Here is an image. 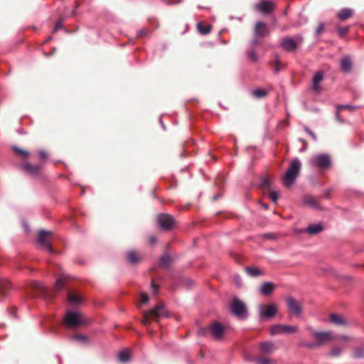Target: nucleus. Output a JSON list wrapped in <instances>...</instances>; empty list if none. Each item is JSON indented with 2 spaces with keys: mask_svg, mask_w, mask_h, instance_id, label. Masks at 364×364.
Listing matches in <instances>:
<instances>
[{
  "mask_svg": "<svg viewBox=\"0 0 364 364\" xmlns=\"http://www.w3.org/2000/svg\"><path fill=\"white\" fill-rule=\"evenodd\" d=\"M301 141L304 144L303 148L300 150L301 151H304L307 149V144L304 140L301 139Z\"/></svg>",
  "mask_w": 364,
  "mask_h": 364,
  "instance_id": "13d9d810",
  "label": "nucleus"
},
{
  "mask_svg": "<svg viewBox=\"0 0 364 364\" xmlns=\"http://www.w3.org/2000/svg\"><path fill=\"white\" fill-rule=\"evenodd\" d=\"M269 33V28L266 23L258 21L255 28V35L256 37H264Z\"/></svg>",
  "mask_w": 364,
  "mask_h": 364,
  "instance_id": "2eb2a0df",
  "label": "nucleus"
},
{
  "mask_svg": "<svg viewBox=\"0 0 364 364\" xmlns=\"http://www.w3.org/2000/svg\"><path fill=\"white\" fill-rule=\"evenodd\" d=\"M73 338L81 342H87V337L85 335H75L73 336Z\"/></svg>",
  "mask_w": 364,
  "mask_h": 364,
  "instance_id": "79ce46f5",
  "label": "nucleus"
},
{
  "mask_svg": "<svg viewBox=\"0 0 364 364\" xmlns=\"http://www.w3.org/2000/svg\"><path fill=\"white\" fill-rule=\"evenodd\" d=\"M21 168L26 173L33 176L37 175L41 171L40 166L31 164H23L21 165Z\"/></svg>",
  "mask_w": 364,
  "mask_h": 364,
  "instance_id": "f3484780",
  "label": "nucleus"
},
{
  "mask_svg": "<svg viewBox=\"0 0 364 364\" xmlns=\"http://www.w3.org/2000/svg\"><path fill=\"white\" fill-rule=\"evenodd\" d=\"M35 288L38 291L41 296L43 299H49L52 296V293L48 291V289L42 284L36 282L35 284Z\"/></svg>",
  "mask_w": 364,
  "mask_h": 364,
  "instance_id": "a211bd4d",
  "label": "nucleus"
},
{
  "mask_svg": "<svg viewBox=\"0 0 364 364\" xmlns=\"http://www.w3.org/2000/svg\"><path fill=\"white\" fill-rule=\"evenodd\" d=\"M251 44H252V46H257V45H258V44H259V41H258V40L257 39V38H255L252 41Z\"/></svg>",
  "mask_w": 364,
  "mask_h": 364,
  "instance_id": "4d7b16f0",
  "label": "nucleus"
},
{
  "mask_svg": "<svg viewBox=\"0 0 364 364\" xmlns=\"http://www.w3.org/2000/svg\"><path fill=\"white\" fill-rule=\"evenodd\" d=\"M324 27V24L323 23H321L318 26L316 29V35L318 36L321 33L323 28Z\"/></svg>",
  "mask_w": 364,
  "mask_h": 364,
  "instance_id": "49530a36",
  "label": "nucleus"
},
{
  "mask_svg": "<svg viewBox=\"0 0 364 364\" xmlns=\"http://www.w3.org/2000/svg\"><path fill=\"white\" fill-rule=\"evenodd\" d=\"M65 285V279L62 277L58 278L55 284V289L59 291Z\"/></svg>",
  "mask_w": 364,
  "mask_h": 364,
  "instance_id": "c9c22d12",
  "label": "nucleus"
},
{
  "mask_svg": "<svg viewBox=\"0 0 364 364\" xmlns=\"http://www.w3.org/2000/svg\"><path fill=\"white\" fill-rule=\"evenodd\" d=\"M62 28H63L62 22L61 21L57 22V23L55 24V28H54V32H56L57 31H58L59 29H60Z\"/></svg>",
  "mask_w": 364,
  "mask_h": 364,
  "instance_id": "8fccbe9b",
  "label": "nucleus"
},
{
  "mask_svg": "<svg viewBox=\"0 0 364 364\" xmlns=\"http://www.w3.org/2000/svg\"><path fill=\"white\" fill-rule=\"evenodd\" d=\"M140 299H141V303H146L148 302L149 301V296L147 294L143 292L141 294V297H140Z\"/></svg>",
  "mask_w": 364,
  "mask_h": 364,
  "instance_id": "c03bdc74",
  "label": "nucleus"
},
{
  "mask_svg": "<svg viewBox=\"0 0 364 364\" xmlns=\"http://www.w3.org/2000/svg\"><path fill=\"white\" fill-rule=\"evenodd\" d=\"M330 321L338 326H345L346 324V321L341 316L335 314L330 315Z\"/></svg>",
  "mask_w": 364,
  "mask_h": 364,
  "instance_id": "393cba45",
  "label": "nucleus"
},
{
  "mask_svg": "<svg viewBox=\"0 0 364 364\" xmlns=\"http://www.w3.org/2000/svg\"><path fill=\"white\" fill-rule=\"evenodd\" d=\"M323 230V226L321 223L313 224L306 228V232L311 235L318 234Z\"/></svg>",
  "mask_w": 364,
  "mask_h": 364,
  "instance_id": "a878e982",
  "label": "nucleus"
},
{
  "mask_svg": "<svg viewBox=\"0 0 364 364\" xmlns=\"http://www.w3.org/2000/svg\"><path fill=\"white\" fill-rule=\"evenodd\" d=\"M323 80V73L322 71H317L313 76L312 78V90L318 93L321 90V87L319 85Z\"/></svg>",
  "mask_w": 364,
  "mask_h": 364,
  "instance_id": "ddd939ff",
  "label": "nucleus"
},
{
  "mask_svg": "<svg viewBox=\"0 0 364 364\" xmlns=\"http://www.w3.org/2000/svg\"><path fill=\"white\" fill-rule=\"evenodd\" d=\"M197 28L200 33L205 35L210 32L211 26L210 25H206L204 26L202 23L199 22L197 23Z\"/></svg>",
  "mask_w": 364,
  "mask_h": 364,
  "instance_id": "c85d7f7f",
  "label": "nucleus"
},
{
  "mask_svg": "<svg viewBox=\"0 0 364 364\" xmlns=\"http://www.w3.org/2000/svg\"><path fill=\"white\" fill-rule=\"evenodd\" d=\"M51 234L50 232H47L45 230H41L39 232L38 242L40 246L44 249L45 250L52 252L53 250L50 246V242L48 240L47 237Z\"/></svg>",
  "mask_w": 364,
  "mask_h": 364,
  "instance_id": "1a4fd4ad",
  "label": "nucleus"
},
{
  "mask_svg": "<svg viewBox=\"0 0 364 364\" xmlns=\"http://www.w3.org/2000/svg\"><path fill=\"white\" fill-rule=\"evenodd\" d=\"M255 362L257 364H270L272 363V360L269 358H257L255 359Z\"/></svg>",
  "mask_w": 364,
  "mask_h": 364,
  "instance_id": "ea45409f",
  "label": "nucleus"
},
{
  "mask_svg": "<svg viewBox=\"0 0 364 364\" xmlns=\"http://www.w3.org/2000/svg\"><path fill=\"white\" fill-rule=\"evenodd\" d=\"M348 31H349V27H348V26H345V27L338 26L337 28V31H338V33L340 37L345 36L348 33Z\"/></svg>",
  "mask_w": 364,
  "mask_h": 364,
  "instance_id": "4c0bfd02",
  "label": "nucleus"
},
{
  "mask_svg": "<svg viewBox=\"0 0 364 364\" xmlns=\"http://www.w3.org/2000/svg\"><path fill=\"white\" fill-rule=\"evenodd\" d=\"M304 129L306 132V133H308L314 141H316V136L313 132H311L308 127H305Z\"/></svg>",
  "mask_w": 364,
  "mask_h": 364,
  "instance_id": "de8ad7c7",
  "label": "nucleus"
},
{
  "mask_svg": "<svg viewBox=\"0 0 364 364\" xmlns=\"http://www.w3.org/2000/svg\"><path fill=\"white\" fill-rule=\"evenodd\" d=\"M334 338H333V340L338 341H343V342L348 341L350 340V337H348V336H343V335H341V336H335L334 335Z\"/></svg>",
  "mask_w": 364,
  "mask_h": 364,
  "instance_id": "a19ab883",
  "label": "nucleus"
},
{
  "mask_svg": "<svg viewBox=\"0 0 364 364\" xmlns=\"http://www.w3.org/2000/svg\"><path fill=\"white\" fill-rule=\"evenodd\" d=\"M39 156L41 159H45L47 157V154L44 151H41L39 152Z\"/></svg>",
  "mask_w": 364,
  "mask_h": 364,
  "instance_id": "6e6d98bb",
  "label": "nucleus"
},
{
  "mask_svg": "<svg viewBox=\"0 0 364 364\" xmlns=\"http://www.w3.org/2000/svg\"><path fill=\"white\" fill-rule=\"evenodd\" d=\"M255 8L263 14H269L274 10V5L271 1H262L255 5Z\"/></svg>",
  "mask_w": 364,
  "mask_h": 364,
  "instance_id": "f8f14e48",
  "label": "nucleus"
},
{
  "mask_svg": "<svg viewBox=\"0 0 364 364\" xmlns=\"http://www.w3.org/2000/svg\"><path fill=\"white\" fill-rule=\"evenodd\" d=\"M234 280L235 282V284L237 287H240L241 286V281H240V278L239 276H235V278H234Z\"/></svg>",
  "mask_w": 364,
  "mask_h": 364,
  "instance_id": "603ef678",
  "label": "nucleus"
},
{
  "mask_svg": "<svg viewBox=\"0 0 364 364\" xmlns=\"http://www.w3.org/2000/svg\"><path fill=\"white\" fill-rule=\"evenodd\" d=\"M209 330L213 337L215 339H220L224 333L223 326L217 321L210 326Z\"/></svg>",
  "mask_w": 364,
  "mask_h": 364,
  "instance_id": "4468645a",
  "label": "nucleus"
},
{
  "mask_svg": "<svg viewBox=\"0 0 364 364\" xmlns=\"http://www.w3.org/2000/svg\"><path fill=\"white\" fill-rule=\"evenodd\" d=\"M68 301L71 306H76L82 302V298L77 294L70 292L68 295Z\"/></svg>",
  "mask_w": 364,
  "mask_h": 364,
  "instance_id": "6ab92c4d",
  "label": "nucleus"
},
{
  "mask_svg": "<svg viewBox=\"0 0 364 364\" xmlns=\"http://www.w3.org/2000/svg\"><path fill=\"white\" fill-rule=\"evenodd\" d=\"M278 197H279L278 192H277V191H272L270 193V198L272 199V201L277 202V200L278 199Z\"/></svg>",
  "mask_w": 364,
  "mask_h": 364,
  "instance_id": "37998d69",
  "label": "nucleus"
},
{
  "mask_svg": "<svg viewBox=\"0 0 364 364\" xmlns=\"http://www.w3.org/2000/svg\"><path fill=\"white\" fill-rule=\"evenodd\" d=\"M341 69L345 73H348L351 69V60L349 57H344L341 60Z\"/></svg>",
  "mask_w": 364,
  "mask_h": 364,
  "instance_id": "5701e85b",
  "label": "nucleus"
},
{
  "mask_svg": "<svg viewBox=\"0 0 364 364\" xmlns=\"http://www.w3.org/2000/svg\"><path fill=\"white\" fill-rule=\"evenodd\" d=\"M342 352V348L340 346H335L333 347L331 351L329 352V355L331 357H337L339 356L341 354Z\"/></svg>",
  "mask_w": 364,
  "mask_h": 364,
  "instance_id": "72a5a7b5",
  "label": "nucleus"
},
{
  "mask_svg": "<svg viewBox=\"0 0 364 364\" xmlns=\"http://www.w3.org/2000/svg\"><path fill=\"white\" fill-rule=\"evenodd\" d=\"M166 316L167 314L165 307L163 305H158L152 310L144 313L141 323L148 326L151 320H158Z\"/></svg>",
  "mask_w": 364,
  "mask_h": 364,
  "instance_id": "7ed1b4c3",
  "label": "nucleus"
},
{
  "mask_svg": "<svg viewBox=\"0 0 364 364\" xmlns=\"http://www.w3.org/2000/svg\"><path fill=\"white\" fill-rule=\"evenodd\" d=\"M331 164L330 156L327 154H318L313 156L309 160V164L321 170L328 168Z\"/></svg>",
  "mask_w": 364,
  "mask_h": 364,
  "instance_id": "20e7f679",
  "label": "nucleus"
},
{
  "mask_svg": "<svg viewBox=\"0 0 364 364\" xmlns=\"http://www.w3.org/2000/svg\"><path fill=\"white\" fill-rule=\"evenodd\" d=\"M151 290H152L153 293L156 294L158 291V287L155 284L154 281L151 282Z\"/></svg>",
  "mask_w": 364,
  "mask_h": 364,
  "instance_id": "09e8293b",
  "label": "nucleus"
},
{
  "mask_svg": "<svg viewBox=\"0 0 364 364\" xmlns=\"http://www.w3.org/2000/svg\"><path fill=\"white\" fill-rule=\"evenodd\" d=\"M11 285L6 279H0V294L5 296L8 291L11 289Z\"/></svg>",
  "mask_w": 364,
  "mask_h": 364,
  "instance_id": "4be33fe9",
  "label": "nucleus"
},
{
  "mask_svg": "<svg viewBox=\"0 0 364 364\" xmlns=\"http://www.w3.org/2000/svg\"><path fill=\"white\" fill-rule=\"evenodd\" d=\"M171 258L168 255H164L161 257L160 264L162 266L166 267L170 263Z\"/></svg>",
  "mask_w": 364,
  "mask_h": 364,
  "instance_id": "58836bf2",
  "label": "nucleus"
},
{
  "mask_svg": "<svg viewBox=\"0 0 364 364\" xmlns=\"http://www.w3.org/2000/svg\"><path fill=\"white\" fill-rule=\"evenodd\" d=\"M262 185L265 187L269 186V182L267 179L262 180Z\"/></svg>",
  "mask_w": 364,
  "mask_h": 364,
  "instance_id": "5fc2aeb1",
  "label": "nucleus"
},
{
  "mask_svg": "<svg viewBox=\"0 0 364 364\" xmlns=\"http://www.w3.org/2000/svg\"><path fill=\"white\" fill-rule=\"evenodd\" d=\"M260 350L264 353H269L276 349L275 346L272 342H264L259 346Z\"/></svg>",
  "mask_w": 364,
  "mask_h": 364,
  "instance_id": "412c9836",
  "label": "nucleus"
},
{
  "mask_svg": "<svg viewBox=\"0 0 364 364\" xmlns=\"http://www.w3.org/2000/svg\"><path fill=\"white\" fill-rule=\"evenodd\" d=\"M364 355V353L358 350L355 351V356L357 357V358H360V357H362Z\"/></svg>",
  "mask_w": 364,
  "mask_h": 364,
  "instance_id": "864d4df0",
  "label": "nucleus"
},
{
  "mask_svg": "<svg viewBox=\"0 0 364 364\" xmlns=\"http://www.w3.org/2000/svg\"><path fill=\"white\" fill-rule=\"evenodd\" d=\"M307 330L315 339L314 342L306 343L304 344V346L309 348H317L326 343L333 341V338H335L334 334L331 331H317L311 327H308Z\"/></svg>",
  "mask_w": 364,
  "mask_h": 364,
  "instance_id": "f257e3e1",
  "label": "nucleus"
},
{
  "mask_svg": "<svg viewBox=\"0 0 364 364\" xmlns=\"http://www.w3.org/2000/svg\"><path fill=\"white\" fill-rule=\"evenodd\" d=\"M246 271L248 273V274L252 277H257L262 274L259 269L255 267H247Z\"/></svg>",
  "mask_w": 364,
  "mask_h": 364,
  "instance_id": "473e14b6",
  "label": "nucleus"
},
{
  "mask_svg": "<svg viewBox=\"0 0 364 364\" xmlns=\"http://www.w3.org/2000/svg\"><path fill=\"white\" fill-rule=\"evenodd\" d=\"M247 55L252 62L256 63L258 60L257 54L254 50H249Z\"/></svg>",
  "mask_w": 364,
  "mask_h": 364,
  "instance_id": "f704fd0d",
  "label": "nucleus"
},
{
  "mask_svg": "<svg viewBox=\"0 0 364 364\" xmlns=\"http://www.w3.org/2000/svg\"><path fill=\"white\" fill-rule=\"evenodd\" d=\"M298 330L299 327L297 326L277 324L270 328L269 333L272 336L283 333L289 334L296 333Z\"/></svg>",
  "mask_w": 364,
  "mask_h": 364,
  "instance_id": "6e6552de",
  "label": "nucleus"
},
{
  "mask_svg": "<svg viewBox=\"0 0 364 364\" xmlns=\"http://www.w3.org/2000/svg\"><path fill=\"white\" fill-rule=\"evenodd\" d=\"M281 46L287 51H294L297 48V43L293 38H284L281 41Z\"/></svg>",
  "mask_w": 364,
  "mask_h": 364,
  "instance_id": "dca6fc26",
  "label": "nucleus"
},
{
  "mask_svg": "<svg viewBox=\"0 0 364 364\" xmlns=\"http://www.w3.org/2000/svg\"><path fill=\"white\" fill-rule=\"evenodd\" d=\"M13 150L16 154L21 156H28L29 155L28 151L19 149L16 146H13Z\"/></svg>",
  "mask_w": 364,
  "mask_h": 364,
  "instance_id": "e433bc0d",
  "label": "nucleus"
},
{
  "mask_svg": "<svg viewBox=\"0 0 364 364\" xmlns=\"http://www.w3.org/2000/svg\"><path fill=\"white\" fill-rule=\"evenodd\" d=\"M275 285L270 282L264 283L260 287V291L264 295H269L274 290Z\"/></svg>",
  "mask_w": 364,
  "mask_h": 364,
  "instance_id": "aec40b11",
  "label": "nucleus"
},
{
  "mask_svg": "<svg viewBox=\"0 0 364 364\" xmlns=\"http://www.w3.org/2000/svg\"><path fill=\"white\" fill-rule=\"evenodd\" d=\"M158 222L162 229L169 230L173 226L174 220L169 215L161 214L158 217Z\"/></svg>",
  "mask_w": 364,
  "mask_h": 364,
  "instance_id": "9b49d317",
  "label": "nucleus"
},
{
  "mask_svg": "<svg viewBox=\"0 0 364 364\" xmlns=\"http://www.w3.org/2000/svg\"><path fill=\"white\" fill-rule=\"evenodd\" d=\"M160 122H161V125H162L163 128L164 129V124H163V122H162L161 118H160Z\"/></svg>",
  "mask_w": 364,
  "mask_h": 364,
  "instance_id": "680f3d73",
  "label": "nucleus"
},
{
  "mask_svg": "<svg viewBox=\"0 0 364 364\" xmlns=\"http://www.w3.org/2000/svg\"><path fill=\"white\" fill-rule=\"evenodd\" d=\"M274 63H275V65H274V71L275 73H278L280 70L279 68V62H278V59H275L274 60Z\"/></svg>",
  "mask_w": 364,
  "mask_h": 364,
  "instance_id": "3c124183",
  "label": "nucleus"
},
{
  "mask_svg": "<svg viewBox=\"0 0 364 364\" xmlns=\"http://www.w3.org/2000/svg\"><path fill=\"white\" fill-rule=\"evenodd\" d=\"M156 241V239L155 237L152 236L150 237V242L151 245H154Z\"/></svg>",
  "mask_w": 364,
  "mask_h": 364,
  "instance_id": "bf43d9fd",
  "label": "nucleus"
},
{
  "mask_svg": "<svg viewBox=\"0 0 364 364\" xmlns=\"http://www.w3.org/2000/svg\"><path fill=\"white\" fill-rule=\"evenodd\" d=\"M252 94L256 98H262L266 96L267 92L264 89H256L252 91Z\"/></svg>",
  "mask_w": 364,
  "mask_h": 364,
  "instance_id": "c756f323",
  "label": "nucleus"
},
{
  "mask_svg": "<svg viewBox=\"0 0 364 364\" xmlns=\"http://www.w3.org/2000/svg\"><path fill=\"white\" fill-rule=\"evenodd\" d=\"M356 108H357V107H354V106H351V105H337V107H336V109H337L336 117H337L338 120L342 121L340 119L339 116H338V112H340L341 109H350V110H354Z\"/></svg>",
  "mask_w": 364,
  "mask_h": 364,
  "instance_id": "2f4dec72",
  "label": "nucleus"
},
{
  "mask_svg": "<svg viewBox=\"0 0 364 364\" xmlns=\"http://www.w3.org/2000/svg\"><path fill=\"white\" fill-rule=\"evenodd\" d=\"M303 202L305 205L314 208H319V205L315 198L311 196H306L304 198Z\"/></svg>",
  "mask_w": 364,
  "mask_h": 364,
  "instance_id": "bb28decb",
  "label": "nucleus"
},
{
  "mask_svg": "<svg viewBox=\"0 0 364 364\" xmlns=\"http://www.w3.org/2000/svg\"><path fill=\"white\" fill-rule=\"evenodd\" d=\"M147 33V30L146 29H141L139 31H138L137 32V37L139 38H141V37H144L146 35Z\"/></svg>",
  "mask_w": 364,
  "mask_h": 364,
  "instance_id": "a18cd8bd",
  "label": "nucleus"
},
{
  "mask_svg": "<svg viewBox=\"0 0 364 364\" xmlns=\"http://www.w3.org/2000/svg\"><path fill=\"white\" fill-rule=\"evenodd\" d=\"M262 206H263V208H264V209H267V208H268V205H266V204H264Z\"/></svg>",
  "mask_w": 364,
  "mask_h": 364,
  "instance_id": "052dcab7",
  "label": "nucleus"
},
{
  "mask_svg": "<svg viewBox=\"0 0 364 364\" xmlns=\"http://www.w3.org/2000/svg\"><path fill=\"white\" fill-rule=\"evenodd\" d=\"M119 359L121 362L125 363L130 360V353L127 350L121 351L119 353Z\"/></svg>",
  "mask_w": 364,
  "mask_h": 364,
  "instance_id": "7c9ffc66",
  "label": "nucleus"
},
{
  "mask_svg": "<svg viewBox=\"0 0 364 364\" xmlns=\"http://www.w3.org/2000/svg\"><path fill=\"white\" fill-rule=\"evenodd\" d=\"M127 257L128 261L134 264L139 261V257H138L136 252L135 251H129L127 253Z\"/></svg>",
  "mask_w": 364,
  "mask_h": 364,
  "instance_id": "cd10ccee",
  "label": "nucleus"
},
{
  "mask_svg": "<svg viewBox=\"0 0 364 364\" xmlns=\"http://www.w3.org/2000/svg\"><path fill=\"white\" fill-rule=\"evenodd\" d=\"M277 307L274 304L268 305H259L258 306V315L260 320L273 318L277 313Z\"/></svg>",
  "mask_w": 364,
  "mask_h": 364,
  "instance_id": "0eeeda50",
  "label": "nucleus"
},
{
  "mask_svg": "<svg viewBox=\"0 0 364 364\" xmlns=\"http://www.w3.org/2000/svg\"><path fill=\"white\" fill-rule=\"evenodd\" d=\"M301 166L300 161L297 158L291 161L283 178V183L285 186L290 187L294 184L299 173Z\"/></svg>",
  "mask_w": 364,
  "mask_h": 364,
  "instance_id": "f03ea898",
  "label": "nucleus"
},
{
  "mask_svg": "<svg viewBox=\"0 0 364 364\" xmlns=\"http://www.w3.org/2000/svg\"><path fill=\"white\" fill-rule=\"evenodd\" d=\"M230 309L232 312L240 319H245L248 316L246 305L237 298L232 299Z\"/></svg>",
  "mask_w": 364,
  "mask_h": 364,
  "instance_id": "423d86ee",
  "label": "nucleus"
},
{
  "mask_svg": "<svg viewBox=\"0 0 364 364\" xmlns=\"http://www.w3.org/2000/svg\"><path fill=\"white\" fill-rule=\"evenodd\" d=\"M287 306L289 311L295 315L299 316L301 313V306L299 301L294 299L293 297H287L286 299Z\"/></svg>",
  "mask_w": 364,
  "mask_h": 364,
  "instance_id": "9d476101",
  "label": "nucleus"
},
{
  "mask_svg": "<svg viewBox=\"0 0 364 364\" xmlns=\"http://www.w3.org/2000/svg\"><path fill=\"white\" fill-rule=\"evenodd\" d=\"M353 14V10H352L350 9L345 8V9H341L338 12V17L339 19L343 21V20H346V19L349 18L350 17H351Z\"/></svg>",
  "mask_w": 364,
  "mask_h": 364,
  "instance_id": "b1692460",
  "label": "nucleus"
},
{
  "mask_svg": "<svg viewBox=\"0 0 364 364\" xmlns=\"http://www.w3.org/2000/svg\"><path fill=\"white\" fill-rule=\"evenodd\" d=\"M217 198V196H214L213 199L215 200Z\"/></svg>",
  "mask_w": 364,
  "mask_h": 364,
  "instance_id": "e2e57ef3",
  "label": "nucleus"
},
{
  "mask_svg": "<svg viewBox=\"0 0 364 364\" xmlns=\"http://www.w3.org/2000/svg\"><path fill=\"white\" fill-rule=\"evenodd\" d=\"M66 326L71 328H77L86 323L82 315L77 311H67L65 316Z\"/></svg>",
  "mask_w": 364,
  "mask_h": 364,
  "instance_id": "39448f33",
  "label": "nucleus"
}]
</instances>
